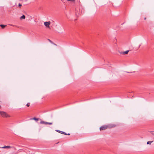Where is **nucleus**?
Returning a JSON list of instances; mask_svg holds the SVG:
<instances>
[{
	"mask_svg": "<svg viewBox=\"0 0 154 154\" xmlns=\"http://www.w3.org/2000/svg\"><path fill=\"white\" fill-rule=\"evenodd\" d=\"M26 106L28 107H29V103H28L27 104H26Z\"/></svg>",
	"mask_w": 154,
	"mask_h": 154,
	"instance_id": "dca6fc26",
	"label": "nucleus"
},
{
	"mask_svg": "<svg viewBox=\"0 0 154 154\" xmlns=\"http://www.w3.org/2000/svg\"><path fill=\"white\" fill-rule=\"evenodd\" d=\"M50 23V22H44V24L46 27L49 28Z\"/></svg>",
	"mask_w": 154,
	"mask_h": 154,
	"instance_id": "0eeeda50",
	"label": "nucleus"
},
{
	"mask_svg": "<svg viewBox=\"0 0 154 154\" xmlns=\"http://www.w3.org/2000/svg\"><path fill=\"white\" fill-rule=\"evenodd\" d=\"M2 147H0V154L2 153V152H4L3 150L2 149Z\"/></svg>",
	"mask_w": 154,
	"mask_h": 154,
	"instance_id": "9b49d317",
	"label": "nucleus"
},
{
	"mask_svg": "<svg viewBox=\"0 0 154 154\" xmlns=\"http://www.w3.org/2000/svg\"><path fill=\"white\" fill-rule=\"evenodd\" d=\"M2 149H5V148H8V149H9L11 148H14V149H16V148L13 147L11 146H4L2 147Z\"/></svg>",
	"mask_w": 154,
	"mask_h": 154,
	"instance_id": "423d86ee",
	"label": "nucleus"
},
{
	"mask_svg": "<svg viewBox=\"0 0 154 154\" xmlns=\"http://www.w3.org/2000/svg\"><path fill=\"white\" fill-rule=\"evenodd\" d=\"M1 106L0 105V109L1 108Z\"/></svg>",
	"mask_w": 154,
	"mask_h": 154,
	"instance_id": "aec40b11",
	"label": "nucleus"
},
{
	"mask_svg": "<svg viewBox=\"0 0 154 154\" xmlns=\"http://www.w3.org/2000/svg\"><path fill=\"white\" fill-rule=\"evenodd\" d=\"M25 16L24 15H23L22 16L20 17V19H25Z\"/></svg>",
	"mask_w": 154,
	"mask_h": 154,
	"instance_id": "9d476101",
	"label": "nucleus"
},
{
	"mask_svg": "<svg viewBox=\"0 0 154 154\" xmlns=\"http://www.w3.org/2000/svg\"><path fill=\"white\" fill-rule=\"evenodd\" d=\"M11 25V26H13V25Z\"/></svg>",
	"mask_w": 154,
	"mask_h": 154,
	"instance_id": "412c9836",
	"label": "nucleus"
},
{
	"mask_svg": "<svg viewBox=\"0 0 154 154\" xmlns=\"http://www.w3.org/2000/svg\"><path fill=\"white\" fill-rule=\"evenodd\" d=\"M0 114L3 117H10V116L6 112L4 111H0Z\"/></svg>",
	"mask_w": 154,
	"mask_h": 154,
	"instance_id": "f257e3e1",
	"label": "nucleus"
},
{
	"mask_svg": "<svg viewBox=\"0 0 154 154\" xmlns=\"http://www.w3.org/2000/svg\"><path fill=\"white\" fill-rule=\"evenodd\" d=\"M141 46V44H140L139 45V47H138V48H139L140 47V46Z\"/></svg>",
	"mask_w": 154,
	"mask_h": 154,
	"instance_id": "a211bd4d",
	"label": "nucleus"
},
{
	"mask_svg": "<svg viewBox=\"0 0 154 154\" xmlns=\"http://www.w3.org/2000/svg\"><path fill=\"white\" fill-rule=\"evenodd\" d=\"M68 1H73L74 2L75 1V0H67Z\"/></svg>",
	"mask_w": 154,
	"mask_h": 154,
	"instance_id": "f3484780",
	"label": "nucleus"
},
{
	"mask_svg": "<svg viewBox=\"0 0 154 154\" xmlns=\"http://www.w3.org/2000/svg\"><path fill=\"white\" fill-rule=\"evenodd\" d=\"M108 128H112L116 127V125L114 124H109L107 125Z\"/></svg>",
	"mask_w": 154,
	"mask_h": 154,
	"instance_id": "39448f33",
	"label": "nucleus"
},
{
	"mask_svg": "<svg viewBox=\"0 0 154 154\" xmlns=\"http://www.w3.org/2000/svg\"><path fill=\"white\" fill-rule=\"evenodd\" d=\"M0 26L2 27V29H4L5 27L6 26V25L1 24L0 25Z\"/></svg>",
	"mask_w": 154,
	"mask_h": 154,
	"instance_id": "f8f14e48",
	"label": "nucleus"
},
{
	"mask_svg": "<svg viewBox=\"0 0 154 154\" xmlns=\"http://www.w3.org/2000/svg\"><path fill=\"white\" fill-rule=\"evenodd\" d=\"M40 123L41 124H44V125H47V124H49L50 125H51L52 124V122H45L44 121H41Z\"/></svg>",
	"mask_w": 154,
	"mask_h": 154,
	"instance_id": "7ed1b4c3",
	"label": "nucleus"
},
{
	"mask_svg": "<svg viewBox=\"0 0 154 154\" xmlns=\"http://www.w3.org/2000/svg\"><path fill=\"white\" fill-rule=\"evenodd\" d=\"M18 6L20 8V7L22 6V5L20 4V3H19L18 4Z\"/></svg>",
	"mask_w": 154,
	"mask_h": 154,
	"instance_id": "2eb2a0df",
	"label": "nucleus"
},
{
	"mask_svg": "<svg viewBox=\"0 0 154 154\" xmlns=\"http://www.w3.org/2000/svg\"><path fill=\"white\" fill-rule=\"evenodd\" d=\"M146 17H145V18H144V20H146Z\"/></svg>",
	"mask_w": 154,
	"mask_h": 154,
	"instance_id": "6ab92c4d",
	"label": "nucleus"
},
{
	"mask_svg": "<svg viewBox=\"0 0 154 154\" xmlns=\"http://www.w3.org/2000/svg\"><path fill=\"white\" fill-rule=\"evenodd\" d=\"M55 131L57 132H59V133H60V134H65V135H70L69 133L67 134L65 132H63V131H60V130H56Z\"/></svg>",
	"mask_w": 154,
	"mask_h": 154,
	"instance_id": "20e7f679",
	"label": "nucleus"
},
{
	"mask_svg": "<svg viewBox=\"0 0 154 154\" xmlns=\"http://www.w3.org/2000/svg\"><path fill=\"white\" fill-rule=\"evenodd\" d=\"M129 50H127V51H124V52H120L119 51V53L121 54H123V55H125V54H127L128 53V52H129Z\"/></svg>",
	"mask_w": 154,
	"mask_h": 154,
	"instance_id": "6e6552de",
	"label": "nucleus"
},
{
	"mask_svg": "<svg viewBox=\"0 0 154 154\" xmlns=\"http://www.w3.org/2000/svg\"><path fill=\"white\" fill-rule=\"evenodd\" d=\"M48 41H49L50 43H52V44H53V42H52L51 41L50 39H48Z\"/></svg>",
	"mask_w": 154,
	"mask_h": 154,
	"instance_id": "4468645a",
	"label": "nucleus"
},
{
	"mask_svg": "<svg viewBox=\"0 0 154 154\" xmlns=\"http://www.w3.org/2000/svg\"><path fill=\"white\" fill-rule=\"evenodd\" d=\"M39 119L37 118H36L35 117H34V118H31L30 119V120H35L36 121H38V120H39Z\"/></svg>",
	"mask_w": 154,
	"mask_h": 154,
	"instance_id": "1a4fd4ad",
	"label": "nucleus"
},
{
	"mask_svg": "<svg viewBox=\"0 0 154 154\" xmlns=\"http://www.w3.org/2000/svg\"><path fill=\"white\" fill-rule=\"evenodd\" d=\"M153 141H149L147 142V144H151L152 143Z\"/></svg>",
	"mask_w": 154,
	"mask_h": 154,
	"instance_id": "ddd939ff",
	"label": "nucleus"
},
{
	"mask_svg": "<svg viewBox=\"0 0 154 154\" xmlns=\"http://www.w3.org/2000/svg\"><path fill=\"white\" fill-rule=\"evenodd\" d=\"M108 128L107 125H103L101 126L100 128V131L104 130Z\"/></svg>",
	"mask_w": 154,
	"mask_h": 154,
	"instance_id": "f03ea898",
	"label": "nucleus"
}]
</instances>
